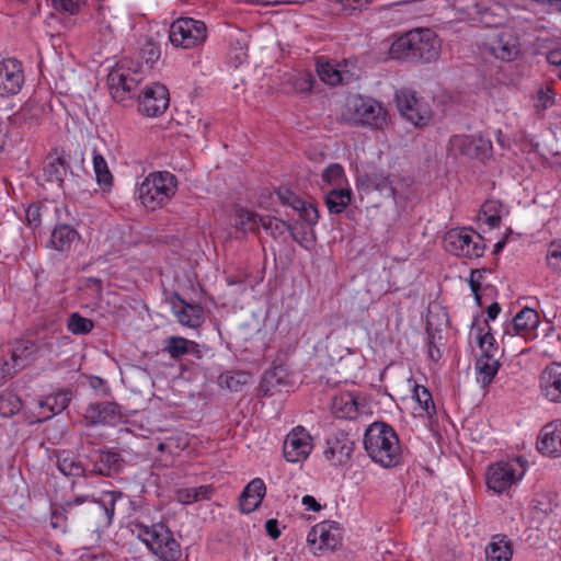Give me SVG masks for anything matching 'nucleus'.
Masks as SVG:
<instances>
[{"mask_svg": "<svg viewBox=\"0 0 561 561\" xmlns=\"http://www.w3.org/2000/svg\"><path fill=\"white\" fill-rule=\"evenodd\" d=\"M364 447L371 460L383 468H392L400 463L401 448L398 435L383 422L369 425L364 435Z\"/></svg>", "mask_w": 561, "mask_h": 561, "instance_id": "f257e3e1", "label": "nucleus"}, {"mask_svg": "<svg viewBox=\"0 0 561 561\" xmlns=\"http://www.w3.org/2000/svg\"><path fill=\"white\" fill-rule=\"evenodd\" d=\"M137 538L160 561H180L182 549L173 533L162 522L146 525L135 524Z\"/></svg>", "mask_w": 561, "mask_h": 561, "instance_id": "f03ea898", "label": "nucleus"}, {"mask_svg": "<svg viewBox=\"0 0 561 561\" xmlns=\"http://www.w3.org/2000/svg\"><path fill=\"white\" fill-rule=\"evenodd\" d=\"M178 179L169 171L150 172L137 188L138 198L145 208L156 210L167 205L175 195Z\"/></svg>", "mask_w": 561, "mask_h": 561, "instance_id": "7ed1b4c3", "label": "nucleus"}, {"mask_svg": "<svg viewBox=\"0 0 561 561\" xmlns=\"http://www.w3.org/2000/svg\"><path fill=\"white\" fill-rule=\"evenodd\" d=\"M141 81V72L133 70L126 61H121L107 76L111 95L118 103L139 96Z\"/></svg>", "mask_w": 561, "mask_h": 561, "instance_id": "20e7f679", "label": "nucleus"}, {"mask_svg": "<svg viewBox=\"0 0 561 561\" xmlns=\"http://www.w3.org/2000/svg\"><path fill=\"white\" fill-rule=\"evenodd\" d=\"M169 39L174 47L192 49L203 45L207 39V26L193 18H180L169 28Z\"/></svg>", "mask_w": 561, "mask_h": 561, "instance_id": "39448f33", "label": "nucleus"}, {"mask_svg": "<svg viewBox=\"0 0 561 561\" xmlns=\"http://www.w3.org/2000/svg\"><path fill=\"white\" fill-rule=\"evenodd\" d=\"M350 121L356 125L382 129L387 125V112L374 99L353 96L347 101Z\"/></svg>", "mask_w": 561, "mask_h": 561, "instance_id": "423d86ee", "label": "nucleus"}, {"mask_svg": "<svg viewBox=\"0 0 561 561\" xmlns=\"http://www.w3.org/2000/svg\"><path fill=\"white\" fill-rule=\"evenodd\" d=\"M525 472V461L519 457L499 461L489 466L485 474L486 485L493 492L502 493L522 480Z\"/></svg>", "mask_w": 561, "mask_h": 561, "instance_id": "0eeeda50", "label": "nucleus"}, {"mask_svg": "<svg viewBox=\"0 0 561 561\" xmlns=\"http://www.w3.org/2000/svg\"><path fill=\"white\" fill-rule=\"evenodd\" d=\"M444 248L454 255L469 259L480 257L483 254V238L466 228L451 229L444 237Z\"/></svg>", "mask_w": 561, "mask_h": 561, "instance_id": "6e6552de", "label": "nucleus"}, {"mask_svg": "<svg viewBox=\"0 0 561 561\" xmlns=\"http://www.w3.org/2000/svg\"><path fill=\"white\" fill-rule=\"evenodd\" d=\"M397 106L401 115L414 126L427 125L432 111L426 102L416 96L412 90L403 89L396 94Z\"/></svg>", "mask_w": 561, "mask_h": 561, "instance_id": "1a4fd4ad", "label": "nucleus"}, {"mask_svg": "<svg viewBox=\"0 0 561 561\" xmlns=\"http://www.w3.org/2000/svg\"><path fill=\"white\" fill-rule=\"evenodd\" d=\"M313 449L312 437L304 426L294 427L283 443V456L291 463L304 462Z\"/></svg>", "mask_w": 561, "mask_h": 561, "instance_id": "9d476101", "label": "nucleus"}, {"mask_svg": "<svg viewBox=\"0 0 561 561\" xmlns=\"http://www.w3.org/2000/svg\"><path fill=\"white\" fill-rule=\"evenodd\" d=\"M491 149V141L482 136L455 135L448 142V151L455 157L466 156L482 159L489 154Z\"/></svg>", "mask_w": 561, "mask_h": 561, "instance_id": "9b49d317", "label": "nucleus"}, {"mask_svg": "<svg viewBox=\"0 0 561 561\" xmlns=\"http://www.w3.org/2000/svg\"><path fill=\"white\" fill-rule=\"evenodd\" d=\"M169 103V91L161 83L147 85L139 95V111L150 117L163 114Z\"/></svg>", "mask_w": 561, "mask_h": 561, "instance_id": "f8f14e48", "label": "nucleus"}, {"mask_svg": "<svg viewBox=\"0 0 561 561\" xmlns=\"http://www.w3.org/2000/svg\"><path fill=\"white\" fill-rule=\"evenodd\" d=\"M83 416L89 425L102 424L115 426L124 421L121 405L111 401L90 403Z\"/></svg>", "mask_w": 561, "mask_h": 561, "instance_id": "ddd939ff", "label": "nucleus"}, {"mask_svg": "<svg viewBox=\"0 0 561 561\" xmlns=\"http://www.w3.org/2000/svg\"><path fill=\"white\" fill-rule=\"evenodd\" d=\"M24 84L22 64L14 58L0 61V98L16 95Z\"/></svg>", "mask_w": 561, "mask_h": 561, "instance_id": "4468645a", "label": "nucleus"}, {"mask_svg": "<svg viewBox=\"0 0 561 561\" xmlns=\"http://www.w3.org/2000/svg\"><path fill=\"white\" fill-rule=\"evenodd\" d=\"M354 440L343 431H339L327 438L324 457L333 466L346 465L354 453Z\"/></svg>", "mask_w": 561, "mask_h": 561, "instance_id": "2eb2a0df", "label": "nucleus"}, {"mask_svg": "<svg viewBox=\"0 0 561 561\" xmlns=\"http://www.w3.org/2000/svg\"><path fill=\"white\" fill-rule=\"evenodd\" d=\"M37 352V346L34 342L27 340L18 341L11 348L10 360L0 358V378L14 374L15 371L24 368L28 359Z\"/></svg>", "mask_w": 561, "mask_h": 561, "instance_id": "dca6fc26", "label": "nucleus"}, {"mask_svg": "<svg viewBox=\"0 0 561 561\" xmlns=\"http://www.w3.org/2000/svg\"><path fill=\"white\" fill-rule=\"evenodd\" d=\"M88 459L91 466L90 472L93 474L111 477L121 472L124 468L122 456L114 450L99 449L93 451Z\"/></svg>", "mask_w": 561, "mask_h": 561, "instance_id": "f3484780", "label": "nucleus"}, {"mask_svg": "<svg viewBox=\"0 0 561 561\" xmlns=\"http://www.w3.org/2000/svg\"><path fill=\"white\" fill-rule=\"evenodd\" d=\"M316 67L320 80L329 85L345 84L353 78L347 69L348 62L346 60L337 62L320 57L317 59Z\"/></svg>", "mask_w": 561, "mask_h": 561, "instance_id": "a211bd4d", "label": "nucleus"}, {"mask_svg": "<svg viewBox=\"0 0 561 561\" xmlns=\"http://www.w3.org/2000/svg\"><path fill=\"white\" fill-rule=\"evenodd\" d=\"M70 171V165L64 154L53 153L47 156L38 180L44 184L62 188L65 179Z\"/></svg>", "mask_w": 561, "mask_h": 561, "instance_id": "6ab92c4d", "label": "nucleus"}, {"mask_svg": "<svg viewBox=\"0 0 561 561\" xmlns=\"http://www.w3.org/2000/svg\"><path fill=\"white\" fill-rule=\"evenodd\" d=\"M414 54L415 61L432 62L436 60L440 53V42L437 35L430 28L415 30Z\"/></svg>", "mask_w": 561, "mask_h": 561, "instance_id": "aec40b11", "label": "nucleus"}, {"mask_svg": "<svg viewBox=\"0 0 561 561\" xmlns=\"http://www.w3.org/2000/svg\"><path fill=\"white\" fill-rule=\"evenodd\" d=\"M64 210V207L53 202H35L27 207L25 217L28 226L35 229L43 222L60 221Z\"/></svg>", "mask_w": 561, "mask_h": 561, "instance_id": "412c9836", "label": "nucleus"}, {"mask_svg": "<svg viewBox=\"0 0 561 561\" xmlns=\"http://www.w3.org/2000/svg\"><path fill=\"white\" fill-rule=\"evenodd\" d=\"M486 48L496 59L511 61L519 54V42L513 33L501 32L486 44Z\"/></svg>", "mask_w": 561, "mask_h": 561, "instance_id": "4be33fe9", "label": "nucleus"}, {"mask_svg": "<svg viewBox=\"0 0 561 561\" xmlns=\"http://www.w3.org/2000/svg\"><path fill=\"white\" fill-rule=\"evenodd\" d=\"M538 325V313L531 308H524L513 318L511 327L505 329L504 333L515 334L528 341L536 337Z\"/></svg>", "mask_w": 561, "mask_h": 561, "instance_id": "5701e85b", "label": "nucleus"}, {"mask_svg": "<svg viewBox=\"0 0 561 561\" xmlns=\"http://www.w3.org/2000/svg\"><path fill=\"white\" fill-rule=\"evenodd\" d=\"M537 448L543 455H561V420L552 421L541 428Z\"/></svg>", "mask_w": 561, "mask_h": 561, "instance_id": "b1692460", "label": "nucleus"}, {"mask_svg": "<svg viewBox=\"0 0 561 561\" xmlns=\"http://www.w3.org/2000/svg\"><path fill=\"white\" fill-rule=\"evenodd\" d=\"M542 394L551 402H561V364L547 366L540 375Z\"/></svg>", "mask_w": 561, "mask_h": 561, "instance_id": "393cba45", "label": "nucleus"}, {"mask_svg": "<svg viewBox=\"0 0 561 561\" xmlns=\"http://www.w3.org/2000/svg\"><path fill=\"white\" fill-rule=\"evenodd\" d=\"M79 240L80 234L72 226L56 221L55 228L50 233L48 247L60 253H68Z\"/></svg>", "mask_w": 561, "mask_h": 561, "instance_id": "a878e982", "label": "nucleus"}, {"mask_svg": "<svg viewBox=\"0 0 561 561\" xmlns=\"http://www.w3.org/2000/svg\"><path fill=\"white\" fill-rule=\"evenodd\" d=\"M471 331L476 333L477 343L482 352L481 356L489 358L497 357L500 350L497 343L491 333V327L488 320L481 322L479 317L473 319Z\"/></svg>", "mask_w": 561, "mask_h": 561, "instance_id": "bb28decb", "label": "nucleus"}, {"mask_svg": "<svg viewBox=\"0 0 561 561\" xmlns=\"http://www.w3.org/2000/svg\"><path fill=\"white\" fill-rule=\"evenodd\" d=\"M266 492L262 479L255 478L247 484L239 497V506L242 513L249 514L255 511L262 503Z\"/></svg>", "mask_w": 561, "mask_h": 561, "instance_id": "cd10ccee", "label": "nucleus"}, {"mask_svg": "<svg viewBox=\"0 0 561 561\" xmlns=\"http://www.w3.org/2000/svg\"><path fill=\"white\" fill-rule=\"evenodd\" d=\"M163 352L168 353L173 359H180L185 355H192L196 359H201L203 356L199 344L175 335L164 340Z\"/></svg>", "mask_w": 561, "mask_h": 561, "instance_id": "c85d7f7f", "label": "nucleus"}, {"mask_svg": "<svg viewBox=\"0 0 561 561\" xmlns=\"http://www.w3.org/2000/svg\"><path fill=\"white\" fill-rule=\"evenodd\" d=\"M331 410L337 419L354 420L358 415L357 399L351 392L339 393L332 399Z\"/></svg>", "mask_w": 561, "mask_h": 561, "instance_id": "c756f323", "label": "nucleus"}, {"mask_svg": "<svg viewBox=\"0 0 561 561\" xmlns=\"http://www.w3.org/2000/svg\"><path fill=\"white\" fill-rule=\"evenodd\" d=\"M512 541L505 535H494L485 547L486 561H511Z\"/></svg>", "mask_w": 561, "mask_h": 561, "instance_id": "7c9ffc66", "label": "nucleus"}, {"mask_svg": "<svg viewBox=\"0 0 561 561\" xmlns=\"http://www.w3.org/2000/svg\"><path fill=\"white\" fill-rule=\"evenodd\" d=\"M353 197L348 187H332L324 195V203L330 214H342L351 204Z\"/></svg>", "mask_w": 561, "mask_h": 561, "instance_id": "2f4dec72", "label": "nucleus"}, {"mask_svg": "<svg viewBox=\"0 0 561 561\" xmlns=\"http://www.w3.org/2000/svg\"><path fill=\"white\" fill-rule=\"evenodd\" d=\"M56 465L58 470L65 477L81 478L85 474L87 468L73 453L69 450H60L56 455Z\"/></svg>", "mask_w": 561, "mask_h": 561, "instance_id": "473e14b6", "label": "nucleus"}, {"mask_svg": "<svg viewBox=\"0 0 561 561\" xmlns=\"http://www.w3.org/2000/svg\"><path fill=\"white\" fill-rule=\"evenodd\" d=\"M71 391L61 390L57 393L46 396L41 402L39 408L43 410L44 419H50L61 413L71 401Z\"/></svg>", "mask_w": 561, "mask_h": 561, "instance_id": "72a5a7b5", "label": "nucleus"}, {"mask_svg": "<svg viewBox=\"0 0 561 561\" xmlns=\"http://www.w3.org/2000/svg\"><path fill=\"white\" fill-rule=\"evenodd\" d=\"M415 30H412L404 35L398 37L390 46L389 54L393 59H405L415 61L414 46L415 45Z\"/></svg>", "mask_w": 561, "mask_h": 561, "instance_id": "f704fd0d", "label": "nucleus"}, {"mask_svg": "<svg viewBox=\"0 0 561 561\" xmlns=\"http://www.w3.org/2000/svg\"><path fill=\"white\" fill-rule=\"evenodd\" d=\"M175 296L182 305V308L175 311L179 322L190 328L199 327L204 320L203 308L199 305L186 302L178 294Z\"/></svg>", "mask_w": 561, "mask_h": 561, "instance_id": "c9c22d12", "label": "nucleus"}, {"mask_svg": "<svg viewBox=\"0 0 561 561\" xmlns=\"http://www.w3.org/2000/svg\"><path fill=\"white\" fill-rule=\"evenodd\" d=\"M261 217L262 216H259L254 211L242 207H237L234 210L233 226L242 234H247L248 232H256L260 228Z\"/></svg>", "mask_w": 561, "mask_h": 561, "instance_id": "e433bc0d", "label": "nucleus"}, {"mask_svg": "<svg viewBox=\"0 0 561 561\" xmlns=\"http://www.w3.org/2000/svg\"><path fill=\"white\" fill-rule=\"evenodd\" d=\"M500 368L497 357L480 356L476 362L477 380L482 387L489 386Z\"/></svg>", "mask_w": 561, "mask_h": 561, "instance_id": "4c0bfd02", "label": "nucleus"}, {"mask_svg": "<svg viewBox=\"0 0 561 561\" xmlns=\"http://www.w3.org/2000/svg\"><path fill=\"white\" fill-rule=\"evenodd\" d=\"M251 375L242 370H228L219 375L218 385L220 388L232 392L242 390V387L249 383Z\"/></svg>", "mask_w": 561, "mask_h": 561, "instance_id": "58836bf2", "label": "nucleus"}, {"mask_svg": "<svg viewBox=\"0 0 561 561\" xmlns=\"http://www.w3.org/2000/svg\"><path fill=\"white\" fill-rule=\"evenodd\" d=\"M367 186L371 190L379 192L383 197H394L396 190L393 186V180L389 175H385L380 172H373L366 175Z\"/></svg>", "mask_w": 561, "mask_h": 561, "instance_id": "ea45409f", "label": "nucleus"}, {"mask_svg": "<svg viewBox=\"0 0 561 561\" xmlns=\"http://www.w3.org/2000/svg\"><path fill=\"white\" fill-rule=\"evenodd\" d=\"M213 488L209 485H201L194 488H184L176 491V501L181 504L190 505L195 502L210 499Z\"/></svg>", "mask_w": 561, "mask_h": 561, "instance_id": "a19ab883", "label": "nucleus"}, {"mask_svg": "<svg viewBox=\"0 0 561 561\" xmlns=\"http://www.w3.org/2000/svg\"><path fill=\"white\" fill-rule=\"evenodd\" d=\"M93 169L98 184L103 188H110L113 184V175L104 157L95 150L93 151Z\"/></svg>", "mask_w": 561, "mask_h": 561, "instance_id": "79ce46f5", "label": "nucleus"}, {"mask_svg": "<svg viewBox=\"0 0 561 561\" xmlns=\"http://www.w3.org/2000/svg\"><path fill=\"white\" fill-rule=\"evenodd\" d=\"M321 180L324 185L332 187H343L346 181L344 169L339 163L329 164L321 174Z\"/></svg>", "mask_w": 561, "mask_h": 561, "instance_id": "37998d69", "label": "nucleus"}, {"mask_svg": "<svg viewBox=\"0 0 561 561\" xmlns=\"http://www.w3.org/2000/svg\"><path fill=\"white\" fill-rule=\"evenodd\" d=\"M94 324L89 318L82 317L78 312H73L69 316L67 321V329L76 335H84L92 331Z\"/></svg>", "mask_w": 561, "mask_h": 561, "instance_id": "c03bdc74", "label": "nucleus"}, {"mask_svg": "<svg viewBox=\"0 0 561 561\" xmlns=\"http://www.w3.org/2000/svg\"><path fill=\"white\" fill-rule=\"evenodd\" d=\"M21 409V400L11 391L0 392V415L8 417L18 413Z\"/></svg>", "mask_w": 561, "mask_h": 561, "instance_id": "a18cd8bd", "label": "nucleus"}, {"mask_svg": "<svg viewBox=\"0 0 561 561\" xmlns=\"http://www.w3.org/2000/svg\"><path fill=\"white\" fill-rule=\"evenodd\" d=\"M260 222V227H263L273 237L284 234V232L289 228L285 221L272 216H262Z\"/></svg>", "mask_w": 561, "mask_h": 561, "instance_id": "49530a36", "label": "nucleus"}, {"mask_svg": "<svg viewBox=\"0 0 561 561\" xmlns=\"http://www.w3.org/2000/svg\"><path fill=\"white\" fill-rule=\"evenodd\" d=\"M554 92L550 87H542L538 90L535 99V107L545 111L554 104Z\"/></svg>", "mask_w": 561, "mask_h": 561, "instance_id": "de8ad7c7", "label": "nucleus"}, {"mask_svg": "<svg viewBox=\"0 0 561 561\" xmlns=\"http://www.w3.org/2000/svg\"><path fill=\"white\" fill-rule=\"evenodd\" d=\"M414 398L425 412L431 413L432 411H435L432 394L427 388L423 386H416L414 388Z\"/></svg>", "mask_w": 561, "mask_h": 561, "instance_id": "09e8293b", "label": "nucleus"}, {"mask_svg": "<svg viewBox=\"0 0 561 561\" xmlns=\"http://www.w3.org/2000/svg\"><path fill=\"white\" fill-rule=\"evenodd\" d=\"M547 264L557 272H561V242L550 243L547 251Z\"/></svg>", "mask_w": 561, "mask_h": 561, "instance_id": "8fccbe9b", "label": "nucleus"}, {"mask_svg": "<svg viewBox=\"0 0 561 561\" xmlns=\"http://www.w3.org/2000/svg\"><path fill=\"white\" fill-rule=\"evenodd\" d=\"M140 54L149 68H152L153 64L160 58L161 51L158 45L152 42H148L141 48Z\"/></svg>", "mask_w": 561, "mask_h": 561, "instance_id": "3c124183", "label": "nucleus"}, {"mask_svg": "<svg viewBox=\"0 0 561 561\" xmlns=\"http://www.w3.org/2000/svg\"><path fill=\"white\" fill-rule=\"evenodd\" d=\"M314 83L316 79L310 72H302L295 79L294 89L300 93L310 92Z\"/></svg>", "mask_w": 561, "mask_h": 561, "instance_id": "603ef678", "label": "nucleus"}, {"mask_svg": "<svg viewBox=\"0 0 561 561\" xmlns=\"http://www.w3.org/2000/svg\"><path fill=\"white\" fill-rule=\"evenodd\" d=\"M51 3L57 11L75 14L83 3V0H51Z\"/></svg>", "mask_w": 561, "mask_h": 561, "instance_id": "864d4df0", "label": "nucleus"}, {"mask_svg": "<svg viewBox=\"0 0 561 561\" xmlns=\"http://www.w3.org/2000/svg\"><path fill=\"white\" fill-rule=\"evenodd\" d=\"M301 218L309 225H316L319 219V213L316 206L304 202V207L297 210Z\"/></svg>", "mask_w": 561, "mask_h": 561, "instance_id": "5fc2aeb1", "label": "nucleus"}, {"mask_svg": "<svg viewBox=\"0 0 561 561\" xmlns=\"http://www.w3.org/2000/svg\"><path fill=\"white\" fill-rule=\"evenodd\" d=\"M314 534H319L320 541L322 545L327 546L328 548H334L336 545V540L333 536L330 535V531L328 529V524L322 523L313 528Z\"/></svg>", "mask_w": 561, "mask_h": 561, "instance_id": "6e6d98bb", "label": "nucleus"}, {"mask_svg": "<svg viewBox=\"0 0 561 561\" xmlns=\"http://www.w3.org/2000/svg\"><path fill=\"white\" fill-rule=\"evenodd\" d=\"M278 196L284 204L290 206L295 210L304 207L305 201L289 191H285L283 193L278 192Z\"/></svg>", "mask_w": 561, "mask_h": 561, "instance_id": "4d7b16f0", "label": "nucleus"}, {"mask_svg": "<svg viewBox=\"0 0 561 561\" xmlns=\"http://www.w3.org/2000/svg\"><path fill=\"white\" fill-rule=\"evenodd\" d=\"M481 277H482L481 272L473 271V272H471V275H470V278H469V285H470L471 291H472V294L474 296L476 302L479 306L482 305L481 295H480V289H481L480 278Z\"/></svg>", "mask_w": 561, "mask_h": 561, "instance_id": "13d9d810", "label": "nucleus"}, {"mask_svg": "<svg viewBox=\"0 0 561 561\" xmlns=\"http://www.w3.org/2000/svg\"><path fill=\"white\" fill-rule=\"evenodd\" d=\"M427 355H428V358L433 362H438L442 357L440 350L435 345L434 334H432V333L428 334Z\"/></svg>", "mask_w": 561, "mask_h": 561, "instance_id": "bf43d9fd", "label": "nucleus"}, {"mask_svg": "<svg viewBox=\"0 0 561 561\" xmlns=\"http://www.w3.org/2000/svg\"><path fill=\"white\" fill-rule=\"evenodd\" d=\"M265 530L272 539H277L280 536L278 520L275 518L267 519L265 522Z\"/></svg>", "mask_w": 561, "mask_h": 561, "instance_id": "052dcab7", "label": "nucleus"}, {"mask_svg": "<svg viewBox=\"0 0 561 561\" xmlns=\"http://www.w3.org/2000/svg\"><path fill=\"white\" fill-rule=\"evenodd\" d=\"M341 4L342 9L347 12L360 9L365 4V0H336Z\"/></svg>", "mask_w": 561, "mask_h": 561, "instance_id": "680f3d73", "label": "nucleus"}, {"mask_svg": "<svg viewBox=\"0 0 561 561\" xmlns=\"http://www.w3.org/2000/svg\"><path fill=\"white\" fill-rule=\"evenodd\" d=\"M93 501L90 495H80L65 503L64 510H71L73 506L81 505L85 502Z\"/></svg>", "mask_w": 561, "mask_h": 561, "instance_id": "e2e57ef3", "label": "nucleus"}, {"mask_svg": "<svg viewBox=\"0 0 561 561\" xmlns=\"http://www.w3.org/2000/svg\"><path fill=\"white\" fill-rule=\"evenodd\" d=\"M301 503L306 506L307 510H311L313 512H319L321 510V505L311 495H305L301 500Z\"/></svg>", "mask_w": 561, "mask_h": 561, "instance_id": "0e129e2a", "label": "nucleus"}, {"mask_svg": "<svg viewBox=\"0 0 561 561\" xmlns=\"http://www.w3.org/2000/svg\"><path fill=\"white\" fill-rule=\"evenodd\" d=\"M501 312V307L497 302L491 304L486 309V314L489 320H494L499 313Z\"/></svg>", "mask_w": 561, "mask_h": 561, "instance_id": "69168bd1", "label": "nucleus"}, {"mask_svg": "<svg viewBox=\"0 0 561 561\" xmlns=\"http://www.w3.org/2000/svg\"><path fill=\"white\" fill-rule=\"evenodd\" d=\"M65 519L62 513L55 510L51 515L50 525L53 528L61 527V522Z\"/></svg>", "mask_w": 561, "mask_h": 561, "instance_id": "338daca9", "label": "nucleus"}, {"mask_svg": "<svg viewBox=\"0 0 561 561\" xmlns=\"http://www.w3.org/2000/svg\"><path fill=\"white\" fill-rule=\"evenodd\" d=\"M548 61L551 65H556V66L561 65V53L560 51H551L548 55Z\"/></svg>", "mask_w": 561, "mask_h": 561, "instance_id": "774afa93", "label": "nucleus"}]
</instances>
